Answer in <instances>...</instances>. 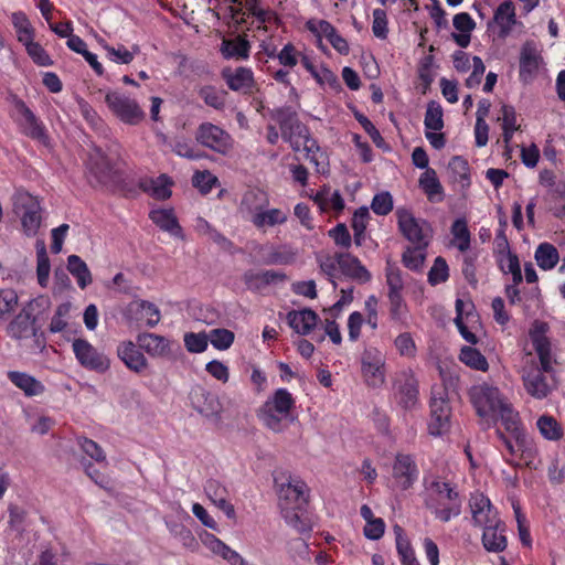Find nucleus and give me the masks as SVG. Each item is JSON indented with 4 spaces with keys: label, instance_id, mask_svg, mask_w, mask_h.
Returning a JSON list of instances; mask_svg holds the SVG:
<instances>
[{
    "label": "nucleus",
    "instance_id": "45",
    "mask_svg": "<svg viewBox=\"0 0 565 565\" xmlns=\"http://www.w3.org/2000/svg\"><path fill=\"white\" fill-rule=\"evenodd\" d=\"M303 138V151L306 152V159L309 160L317 169L318 172L326 171V156L321 152L317 141L311 138L310 132L308 137Z\"/></svg>",
    "mask_w": 565,
    "mask_h": 565
},
{
    "label": "nucleus",
    "instance_id": "11",
    "mask_svg": "<svg viewBox=\"0 0 565 565\" xmlns=\"http://www.w3.org/2000/svg\"><path fill=\"white\" fill-rule=\"evenodd\" d=\"M271 118L279 125L282 139L292 136L308 137L309 129L302 124L291 107H280L271 111Z\"/></svg>",
    "mask_w": 565,
    "mask_h": 565
},
{
    "label": "nucleus",
    "instance_id": "2",
    "mask_svg": "<svg viewBox=\"0 0 565 565\" xmlns=\"http://www.w3.org/2000/svg\"><path fill=\"white\" fill-rule=\"evenodd\" d=\"M295 399L286 388H278L267 398L258 411V417L263 424L275 433L284 429L282 420L289 417Z\"/></svg>",
    "mask_w": 565,
    "mask_h": 565
},
{
    "label": "nucleus",
    "instance_id": "50",
    "mask_svg": "<svg viewBox=\"0 0 565 565\" xmlns=\"http://www.w3.org/2000/svg\"><path fill=\"white\" fill-rule=\"evenodd\" d=\"M443 108L438 102L427 104L424 125L427 130L439 131L444 128Z\"/></svg>",
    "mask_w": 565,
    "mask_h": 565
},
{
    "label": "nucleus",
    "instance_id": "41",
    "mask_svg": "<svg viewBox=\"0 0 565 565\" xmlns=\"http://www.w3.org/2000/svg\"><path fill=\"white\" fill-rule=\"evenodd\" d=\"M172 182L166 174H161L156 179H150L141 183V186L151 196L158 200H166L171 196Z\"/></svg>",
    "mask_w": 565,
    "mask_h": 565
},
{
    "label": "nucleus",
    "instance_id": "46",
    "mask_svg": "<svg viewBox=\"0 0 565 565\" xmlns=\"http://www.w3.org/2000/svg\"><path fill=\"white\" fill-rule=\"evenodd\" d=\"M535 260L540 268L550 270L558 262V252L552 244L542 243L535 250Z\"/></svg>",
    "mask_w": 565,
    "mask_h": 565
},
{
    "label": "nucleus",
    "instance_id": "51",
    "mask_svg": "<svg viewBox=\"0 0 565 565\" xmlns=\"http://www.w3.org/2000/svg\"><path fill=\"white\" fill-rule=\"evenodd\" d=\"M459 360L471 369L487 371L489 367L487 359L475 348L463 347Z\"/></svg>",
    "mask_w": 565,
    "mask_h": 565
},
{
    "label": "nucleus",
    "instance_id": "27",
    "mask_svg": "<svg viewBox=\"0 0 565 565\" xmlns=\"http://www.w3.org/2000/svg\"><path fill=\"white\" fill-rule=\"evenodd\" d=\"M493 21L500 28V38H507L516 24L514 3L511 0L502 2L494 12Z\"/></svg>",
    "mask_w": 565,
    "mask_h": 565
},
{
    "label": "nucleus",
    "instance_id": "52",
    "mask_svg": "<svg viewBox=\"0 0 565 565\" xmlns=\"http://www.w3.org/2000/svg\"><path fill=\"white\" fill-rule=\"evenodd\" d=\"M426 246L416 245L415 247H407L402 257L404 266L411 270H420L425 260L424 249Z\"/></svg>",
    "mask_w": 565,
    "mask_h": 565
},
{
    "label": "nucleus",
    "instance_id": "19",
    "mask_svg": "<svg viewBox=\"0 0 565 565\" xmlns=\"http://www.w3.org/2000/svg\"><path fill=\"white\" fill-rule=\"evenodd\" d=\"M543 372L542 369L532 365L525 370L523 374L526 392L537 399L545 398L551 392V387Z\"/></svg>",
    "mask_w": 565,
    "mask_h": 565
},
{
    "label": "nucleus",
    "instance_id": "54",
    "mask_svg": "<svg viewBox=\"0 0 565 565\" xmlns=\"http://www.w3.org/2000/svg\"><path fill=\"white\" fill-rule=\"evenodd\" d=\"M399 404L404 408H412L415 406L418 399L417 384L413 380H407L398 388Z\"/></svg>",
    "mask_w": 565,
    "mask_h": 565
},
{
    "label": "nucleus",
    "instance_id": "37",
    "mask_svg": "<svg viewBox=\"0 0 565 565\" xmlns=\"http://www.w3.org/2000/svg\"><path fill=\"white\" fill-rule=\"evenodd\" d=\"M419 186L427 195L430 202H440L444 199V191L436 171L427 169L419 178Z\"/></svg>",
    "mask_w": 565,
    "mask_h": 565
},
{
    "label": "nucleus",
    "instance_id": "31",
    "mask_svg": "<svg viewBox=\"0 0 565 565\" xmlns=\"http://www.w3.org/2000/svg\"><path fill=\"white\" fill-rule=\"evenodd\" d=\"M540 55L536 49L526 43L523 45L520 56V77L523 81L531 78L539 70Z\"/></svg>",
    "mask_w": 565,
    "mask_h": 565
},
{
    "label": "nucleus",
    "instance_id": "44",
    "mask_svg": "<svg viewBox=\"0 0 565 565\" xmlns=\"http://www.w3.org/2000/svg\"><path fill=\"white\" fill-rule=\"evenodd\" d=\"M520 460L523 461L529 468L536 469L535 459L537 456V449L533 439L527 435H523L515 439Z\"/></svg>",
    "mask_w": 565,
    "mask_h": 565
},
{
    "label": "nucleus",
    "instance_id": "47",
    "mask_svg": "<svg viewBox=\"0 0 565 565\" xmlns=\"http://www.w3.org/2000/svg\"><path fill=\"white\" fill-rule=\"evenodd\" d=\"M199 96L207 106L221 110L225 107L227 93L223 89L207 85L200 88Z\"/></svg>",
    "mask_w": 565,
    "mask_h": 565
},
{
    "label": "nucleus",
    "instance_id": "14",
    "mask_svg": "<svg viewBox=\"0 0 565 565\" xmlns=\"http://www.w3.org/2000/svg\"><path fill=\"white\" fill-rule=\"evenodd\" d=\"M87 167L98 185H110L117 181L116 170L99 148L89 154Z\"/></svg>",
    "mask_w": 565,
    "mask_h": 565
},
{
    "label": "nucleus",
    "instance_id": "49",
    "mask_svg": "<svg viewBox=\"0 0 565 565\" xmlns=\"http://www.w3.org/2000/svg\"><path fill=\"white\" fill-rule=\"evenodd\" d=\"M534 349L539 355L542 370L550 372L552 370L551 345L543 334H534L532 337Z\"/></svg>",
    "mask_w": 565,
    "mask_h": 565
},
{
    "label": "nucleus",
    "instance_id": "28",
    "mask_svg": "<svg viewBox=\"0 0 565 565\" xmlns=\"http://www.w3.org/2000/svg\"><path fill=\"white\" fill-rule=\"evenodd\" d=\"M269 205L267 194L259 189L247 190L241 201L239 212L250 217Z\"/></svg>",
    "mask_w": 565,
    "mask_h": 565
},
{
    "label": "nucleus",
    "instance_id": "39",
    "mask_svg": "<svg viewBox=\"0 0 565 565\" xmlns=\"http://www.w3.org/2000/svg\"><path fill=\"white\" fill-rule=\"evenodd\" d=\"M288 215L286 212L280 209H270V210H260L258 213H255L250 217V222L257 228H263L265 226H275L278 224H284L287 222Z\"/></svg>",
    "mask_w": 565,
    "mask_h": 565
},
{
    "label": "nucleus",
    "instance_id": "53",
    "mask_svg": "<svg viewBox=\"0 0 565 565\" xmlns=\"http://www.w3.org/2000/svg\"><path fill=\"white\" fill-rule=\"evenodd\" d=\"M12 24L18 33V40L22 44L33 39V29L23 12L12 14Z\"/></svg>",
    "mask_w": 565,
    "mask_h": 565
},
{
    "label": "nucleus",
    "instance_id": "60",
    "mask_svg": "<svg viewBox=\"0 0 565 565\" xmlns=\"http://www.w3.org/2000/svg\"><path fill=\"white\" fill-rule=\"evenodd\" d=\"M36 276L41 287H46L51 270L50 259L44 246L38 250Z\"/></svg>",
    "mask_w": 565,
    "mask_h": 565
},
{
    "label": "nucleus",
    "instance_id": "9",
    "mask_svg": "<svg viewBox=\"0 0 565 565\" xmlns=\"http://www.w3.org/2000/svg\"><path fill=\"white\" fill-rule=\"evenodd\" d=\"M105 102L110 110L125 124L137 125L145 118V113L135 99L110 92L105 96Z\"/></svg>",
    "mask_w": 565,
    "mask_h": 565
},
{
    "label": "nucleus",
    "instance_id": "59",
    "mask_svg": "<svg viewBox=\"0 0 565 565\" xmlns=\"http://www.w3.org/2000/svg\"><path fill=\"white\" fill-rule=\"evenodd\" d=\"M463 301L461 299L456 300V318L455 324L457 326L461 337L469 342L470 344H476L478 342L477 335L469 330V328L463 322Z\"/></svg>",
    "mask_w": 565,
    "mask_h": 565
},
{
    "label": "nucleus",
    "instance_id": "64",
    "mask_svg": "<svg viewBox=\"0 0 565 565\" xmlns=\"http://www.w3.org/2000/svg\"><path fill=\"white\" fill-rule=\"evenodd\" d=\"M192 183L201 193L207 194L217 183V178L209 171H198L192 178Z\"/></svg>",
    "mask_w": 565,
    "mask_h": 565
},
{
    "label": "nucleus",
    "instance_id": "38",
    "mask_svg": "<svg viewBox=\"0 0 565 565\" xmlns=\"http://www.w3.org/2000/svg\"><path fill=\"white\" fill-rule=\"evenodd\" d=\"M281 513L291 527L299 533H305L311 530V523L307 518L303 508L281 505Z\"/></svg>",
    "mask_w": 565,
    "mask_h": 565
},
{
    "label": "nucleus",
    "instance_id": "33",
    "mask_svg": "<svg viewBox=\"0 0 565 565\" xmlns=\"http://www.w3.org/2000/svg\"><path fill=\"white\" fill-rule=\"evenodd\" d=\"M502 117L498 118L502 120V129H503V142L505 148V154L510 156L512 149L510 147V142L512 140L514 131L520 129V125L516 124V113L513 106L503 105L501 107Z\"/></svg>",
    "mask_w": 565,
    "mask_h": 565
},
{
    "label": "nucleus",
    "instance_id": "34",
    "mask_svg": "<svg viewBox=\"0 0 565 565\" xmlns=\"http://www.w3.org/2000/svg\"><path fill=\"white\" fill-rule=\"evenodd\" d=\"M129 310L135 312L139 319L146 320V326L149 328L156 327L161 319L159 308L147 300L138 299L129 305Z\"/></svg>",
    "mask_w": 565,
    "mask_h": 565
},
{
    "label": "nucleus",
    "instance_id": "16",
    "mask_svg": "<svg viewBox=\"0 0 565 565\" xmlns=\"http://www.w3.org/2000/svg\"><path fill=\"white\" fill-rule=\"evenodd\" d=\"M398 227L403 235L415 245H428L427 234L414 215L404 209L397 210Z\"/></svg>",
    "mask_w": 565,
    "mask_h": 565
},
{
    "label": "nucleus",
    "instance_id": "57",
    "mask_svg": "<svg viewBox=\"0 0 565 565\" xmlns=\"http://www.w3.org/2000/svg\"><path fill=\"white\" fill-rule=\"evenodd\" d=\"M212 345L217 350H227L234 342V333L227 329H213L207 334Z\"/></svg>",
    "mask_w": 565,
    "mask_h": 565
},
{
    "label": "nucleus",
    "instance_id": "3",
    "mask_svg": "<svg viewBox=\"0 0 565 565\" xmlns=\"http://www.w3.org/2000/svg\"><path fill=\"white\" fill-rule=\"evenodd\" d=\"M34 323L35 318L31 310L24 307L8 326V334L20 342L24 341L25 348L31 353L42 351L45 348V339L42 333H39Z\"/></svg>",
    "mask_w": 565,
    "mask_h": 565
},
{
    "label": "nucleus",
    "instance_id": "30",
    "mask_svg": "<svg viewBox=\"0 0 565 565\" xmlns=\"http://www.w3.org/2000/svg\"><path fill=\"white\" fill-rule=\"evenodd\" d=\"M149 217L162 231L174 237H183L182 228L172 210H153Z\"/></svg>",
    "mask_w": 565,
    "mask_h": 565
},
{
    "label": "nucleus",
    "instance_id": "6",
    "mask_svg": "<svg viewBox=\"0 0 565 565\" xmlns=\"http://www.w3.org/2000/svg\"><path fill=\"white\" fill-rule=\"evenodd\" d=\"M13 211L21 217L28 235H34L41 224V206L38 199L28 192L19 191L13 198Z\"/></svg>",
    "mask_w": 565,
    "mask_h": 565
},
{
    "label": "nucleus",
    "instance_id": "8",
    "mask_svg": "<svg viewBox=\"0 0 565 565\" xmlns=\"http://www.w3.org/2000/svg\"><path fill=\"white\" fill-rule=\"evenodd\" d=\"M195 140L201 146L220 154H227L233 149V138L231 135L212 122H202L198 127Z\"/></svg>",
    "mask_w": 565,
    "mask_h": 565
},
{
    "label": "nucleus",
    "instance_id": "43",
    "mask_svg": "<svg viewBox=\"0 0 565 565\" xmlns=\"http://www.w3.org/2000/svg\"><path fill=\"white\" fill-rule=\"evenodd\" d=\"M449 170L454 182L460 185L462 191L470 186L469 164L462 157L456 156L449 162Z\"/></svg>",
    "mask_w": 565,
    "mask_h": 565
},
{
    "label": "nucleus",
    "instance_id": "17",
    "mask_svg": "<svg viewBox=\"0 0 565 565\" xmlns=\"http://www.w3.org/2000/svg\"><path fill=\"white\" fill-rule=\"evenodd\" d=\"M507 526L505 523L500 520L483 529L482 533V545L486 551L491 553H501L508 546V540L505 536Z\"/></svg>",
    "mask_w": 565,
    "mask_h": 565
},
{
    "label": "nucleus",
    "instance_id": "12",
    "mask_svg": "<svg viewBox=\"0 0 565 565\" xmlns=\"http://www.w3.org/2000/svg\"><path fill=\"white\" fill-rule=\"evenodd\" d=\"M137 344L140 350L153 359H169L172 355L173 341L161 334L139 333Z\"/></svg>",
    "mask_w": 565,
    "mask_h": 565
},
{
    "label": "nucleus",
    "instance_id": "26",
    "mask_svg": "<svg viewBox=\"0 0 565 565\" xmlns=\"http://www.w3.org/2000/svg\"><path fill=\"white\" fill-rule=\"evenodd\" d=\"M280 500L292 504L291 507L303 508L308 503V487L301 480L290 481L288 484L282 486L280 490Z\"/></svg>",
    "mask_w": 565,
    "mask_h": 565
},
{
    "label": "nucleus",
    "instance_id": "40",
    "mask_svg": "<svg viewBox=\"0 0 565 565\" xmlns=\"http://www.w3.org/2000/svg\"><path fill=\"white\" fill-rule=\"evenodd\" d=\"M67 269L76 278L81 289H85L92 284V274L86 263L77 255H71L67 258Z\"/></svg>",
    "mask_w": 565,
    "mask_h": 565
},
{
    "label": "nucleus",
    "instance_id": "35",
    "mask_svg": "<svg viewBox=\"0 0 565 565\" xmlns=\"http://www.w3.org/2000/svg\"><path fill=\"white\" fill-rule=\"evenodd\" d=\"M395 534L396 550L403 565H420L415 556V552L406 537L404 530L401 525L395 524L393 526Z\"/></svg>",
    "mask_w": 565,
    "mask_h": 565
},
{
    "label": "nucleus",
    "instance_id": "55",
    "mask_svg": "<svg viewBox=\"0 0 565 565\" xmlns=\"http://www.w3.org/2000/svg\"><path fill=\"white\" fill-rule=\"evenodd\" d=\"M537 428L540 433L550 440H557L562 436V430L556 419L552 416H541L537 419Z\"/></svg>",
    "mask_w": 565,
    "mask_h": 565
},
{
    "label": "nucleus",
    "instance_id": "18",
    "mask_svg": "<svg viewBox=\"0 0 565 565\" xmlns=\"http://www.w3.org/2000/svg\"><path fill=\"white\" fill-rule=\"evenodd\" d=\"M137 347V342L124 341L117 347V355L129 370L140 373L147 369L148 361Z\"/></svg>",
    "mask_w": 565,
    "mask_h": 565
},
{
    "label": "nucleus",
    "instance_id": "4",
    "mask_svg": "<svg viewBox=\"0 0 565 565\" xmlns=\"http://www.w3.org/2000/svg\"><path fill=\"white\" fill-rule=\"evenodd\" d=\"M470 398L480 417H493L508 403L498 387L481 383L470 390Z\"/></svg>",
    "mask_w": 565,
    "mask_h": 565
},
{
    "label": "nucleus",
    "instance_id": "61",
    "mask_svg": "<svg viewBox=\"0 0 565 565\" xmlns=\"http://www.w3.org/2000/svg\"><path fill=\"white\" fill-rule=\"evenodd\" d=\"M23 45L25 46V50L30 57L38 65L50 66L52 64V60L50 58L46 51L41 46V44L34 42L33 39L25 42Z\"/></svg>",
    "mask_w": 565,
    "mask_h": 565
},
{
    "label": "nucleus",
    "instance_id": "5",
    "mask_svg": "<svg viewBox=\"0 0 565 565\" xmlns=\"http://www.w3.org/2000/svg\"><path fill=\"white\" fill-rule=\"evenodd\" d=\"M451 407L447 397V391L443 386L433 387L430 398L429 433L440 436L449 430Z\"/></svg>",
    "mask_w": 565,
    "mask_h": 565
},
{
    "label": "nucleus",
    "instance_id": "1",
    "mask_svg": "<svg viewBox=\"0 0 565 565\" xmlns=\"http://www.w3.org/2000/svg\"><path fill=\"white\" fill-rule=\"evenodd\" d=\"M426 507L437 520L446 523L461 514L462 499L450 483L435 480L427 488Z\"/></svg>",
    "mask_w": 565,
    "mask_h": 565
},
{
    "label": "nucleus",
    "instance_id": "21",
    "mask_svg": "<svg viewBox=\"0 0 565 565\" xmlns=\"http://www.w3.org/2000/svg\"><path fill=\"white\" fill-rule=\"evenodd\" d=\"M285 279L286 275L276 270H247L243 275V280L250 290H262L269 285L284 281Z\"/></svg>",
    "mask_w": 565,
    "mask_h": 565
},
{
    "label": "nucleus",
    "instance_id": "48",
    "mask_svg": "<svg viewBox=\"0 0 565 565\" xmlns=\"http://www.w3.org/2000/svg\"><path fill=\"white\" fill-rule=\"evenodd\" d=\"M451 234L454 236L452 244L460 250L466 252L470 247V232L466 220L458 218L452 223Z\"/></svg>",
    "mask_w": 565,
    "mask_h": 565
},
{
    "label": "nucleus",
    "instance_id": "29",
    "mask_svg": "<svg viewBox=\"0 0 565 565\" xmlns=\"http://www.w3.org/2000/svg\"><path fill=\"white\" fill-rule=\"evenodd\" d=\"M494 417L500 418L505 431L513 439L526 434L521 424L519 413L513 409L509 402L497 413Z\"/></svg>",
    "mask_w": 565,
    "mask_h": 565
},
{
    "label": "nucleus",
    "instance_id": "15",
    "mask_svg": "<svg viewBox=\"0 0 565 565\" xmlns=\"http://www.w3.org/2000/svg\"><path fill=\"white\" fill-rule=\"evenodd\" d=\"M469 507L475 526L484 529L486 526L501 520L489 498L482 493L472 494L469 501Z\"/></svg>",
    "mask_w": 565,
    "mask_h": 565
},
{
    "label": "nucleus",
    "instance_id": "20",
    "mask_svg": "<svg viewBox=\"0 0 565 565\" xmlns=\"http://www.w3.org/2000/svg\"><path fill=\"white\" fill-rule=\"evenodd\" d=\"M339 269L341 273L360 284L371 280L370 271L361 264L358 257L349 253H338Z\"/></svg>",
    "mask_w": 565,
    "mask_h": 565
},
{
    "label": "nucleus",
    "instance_id": "22",
    "mask_svg": "<svg viewBox=\"0 0 565 565\" xmlns=\"http://www.w3.org/2000/svg\"><path fill=\"white\" fill-rule=\"evenodd\" d=\"M393 476L403 489L409 488L417 478V468L408 455H397L393 467Z\"/></svg>",
    "mask_w": 565,
    "mask_h": 565
},
{
    "label": "nucleus",
    "instance_id": "62",
    "mask_svg": "<svg viewBox=\"0 0 565 565\" xmlns=\"http://www.w3.org/2000/svg\"><path fill=\"white\" fill-rule=\"evenodd\" d=\"M448 265L443 257H437L434 262L433 267L428 273V281L430 285L435 286L440 282H444L448 279Z\"/></svg>",
    "mask_w": 565,
    "mask_h": 565
},
{
    "label": "nucleus",
    "instance_id": "36",
    "mask_svg": "<svg viewBox=\"0 0 565 565\" xmlns=\"http://www.w3.org/2000/svg\"><path fill=\"white\" fill-rule=\"evenodd\" d=\"M250 44L242 38L224 39L221 46V52L225 58L245 60L249 56Z\"/></svg>",
    "mask_w": 565,
    "mask_h": 565
},
{
    "label": "nucleus",
    "instance_id": "32",
    "mask_svg": "<svg viewBox=\"0 0 565 565\" xmlns=\"http://www.w3.org/2000/svg\"><path fill=\"white\" fill-rule=\"evenodd\" d=\"M8 379L26 396H36L44 392V385L28 373L10 371L8 372Z\"/></svg>",
    "mask_w": 565,
    "mask_h": 565
},
{
    "label": "nucleus",
    "instance_id": "42",
    "mask_svg": "<svg viewBox=\"0 0 565 565\" xmlns=\"http://www.w3.org/2000/svg\"><path fill=\"white\" fill-rule=\"evenodd\" d=\"M313 201L320 206L322 211L330 209L334 211H341L344 207V201L339 191H331L329 188H324L317 192L313 196Z\"/></svg>",
    "mask_w": 565,
    "mask_h": 565
},
{
    "label": "nucleus",
    "instance_id": "63",
    "mask_svg": "<svg viewBox=\"0 0 565 565\" xmlns=\"http://www.w3.org/2000/svg\"><path fill=\"white\" fill-rule=\"evenodd\" d=\"M17 307V292L13 289H0V318L9 316Z\"/></svg>",
    "mask_w": 565,
    "mask_h": 565
},
{
    "label": "nucleus",
    "instance_id": "24",
    "mask_svg": "<svg viewBox=\"0 0 565 565\" xmlns=\"http://www.w3.org/2000/svg\"><path fill=\"white\" fill-rule=\"evenodd\" d=\"M318 319V315L309 308L299 311L292 310L287 315L289 327L302 335L310 333L316 327Z\"/></svg>",
    "mask_w": 565,
    "mask_h": 565
},
{
    "label": "nucleus",
    "instance_id": "58",
    "mask_svg": "<svg viewBox=\"0 0 565 565\" xmlns=\"http://www.w3.org/2000/svg\"><path fill=\"white\" fill-rule=\"evenodd\" d=\"M183 341L189 352L201 353L204 352L207 348L209 337L203 332H188L184 334Z\"/></svg>",
    "mask_w": 565,
    "mask_h": 565
},
{
    "label": "nucleus",
    "instance_id": "56",
    "mask_svg": "<svg viewBox=\"0 0 565 565\" xmlns=\"http://www.w3.org/2000/svg\"><path fill=\"white\" fill-rule=\"evenodd\" d=\"M70 311H71L70 302H63L57 306V308L51 319L50 326H49V330L52 333L62 332L66 328V326H67L66 318L70 315Z\"/></svg>",
    "mask_w": 565,
    "mask_h": 565
},
{
    "label": "nucleus",
    "instance_id": "7",
    "mask_svg": "<svg viewBox=\"0 0 565 565\" xmlns=\"http://www.w3.org/2000/svg\"><path fill=\"white\" fill-rule=\"evenodd\" d=\"M12 117L23 135L43 145L47 143L45 126L21 99L14 100Z\"/></svg>",
    "mask_w": 565,
    "mask_h": 565
},
{
    "label": "nucleus",
    "instance_id": "13",
    "mask_svg": "<svg viewBox=\"0 0 565 565\" xmlns=\"http://www.w3.org/2000/svg\"><path fill=\"white\" fill-rule=\"evenodd\" d=\"M362 372L370 386L376 387L384 383V358L377 349L370 348L363 352Z\"/></svg>",
    "mask_w": 565,
    "mask_h": 565
},
{
    "label": "nucleus",
    "instance_id": "23",
    "mask_svg": "<svg viewBox=\"0 0 565 565\" xmlns=\"http://www.w3.org/2000/svg\"><path fill=\"white\" fill-rule=\"evenodd\" d=\"M222 77L234 92L247 93L254 85L253 72L246 67H237L235 71L224 70Z\"/></svg>",
    "mask_w": 565,
    "mask_h": 565
},
{
    "label": "nucleus",
    "instance_id": "10",
    "mask_svg": "<svg viewBox=\"0 0 565 565\" xmlns=\"http://www.w3.org/2000/svg\"><path fill=\"white\" fill-rule=\"evenodd\" d=\"M73 352L78 363L90 371L105 373L109 366V359L85 339H75L72 343Z\"/></svg>",
    "mask_w": 565,
    "mask_h": 565
},
{
    "label": "nucleus",
    "instance_id": "25",
    "mask_svg": "<svg viewBox=\"0 0 565 565\" xmlns=\"http://www.w3.org/2000/svg\"><path fill=\"white\" fill-rule=\"evenodd\" d=\"M192 406L202 415L212 417L218 414L220 403L214 394L196 388L190 394Z\"/></svg>",
    "mask_w": 565,
    "mask_h": 565
}]
</instances>
